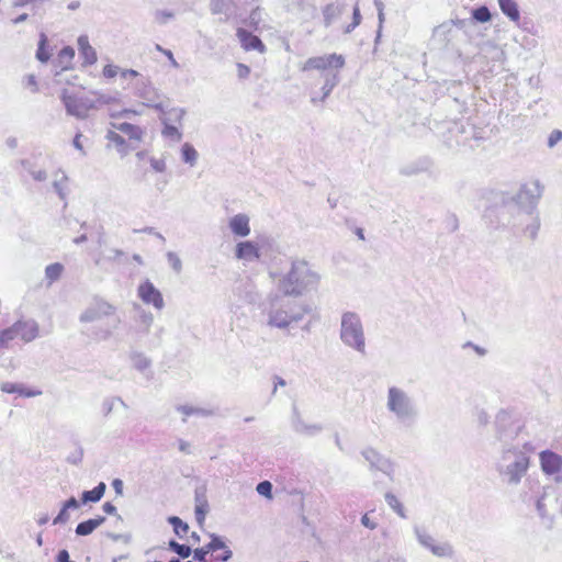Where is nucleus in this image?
Masks as SVG:
<instances>
[{
	"label": "nucleus",
	"instance_id": "40",
	"mask_svg": "<svg viewBox=\"0 0 562 562\" xmlns=\"http://www.w3.org/2000/svg\"><path fill=\"white\" fill-rule=\"evenodd\" d=\"M57 562H70L69 553L67 550H61L58 552Z\"/></svg>",
	"mask_w": 562,
	"mask_h": 562
},
{
	"label": "nucleus",
	"instance_id": "45",
	"mask_svg": "<svg viewBox=\"0 0 562 562\" xmlns=\"http://www.w3.org/2000/svg\"><path fill=\"white\" fill-rule=\"evenodd\" d=\"M189 448H190V445L188 442H186V441H180L179 442V449L181 451L187 452V451H189Z\"/></svg>",
	"mask_w": 562,
	"mask_h": 562
},
{
	"label": "nucleus",
	"instance_id": "29",
	"mask_svg": "<svg viewBox=\"0 0 562 562\" xmlns=\"http://www.w3.org/2000/svg\"><path fill=\"white\" fill-rule=\"evenodd\" d=\"M472 16L479 22H488L491 20V13L486 7H480L472 12Z\"/></svg>",
	"mask_w": 562,
	"mask_h": 562
},
{
	"label": "nucleus",
	"instance_id": "46",
	"mask_svg": "<svg viewBox=\"0 0 562 562\" xmlns=\"http://www.w3.org/2000/svg\"><path fill=\"white\" fill-rule=\"evenodd\" d=\"M130 114H135V111H133V110H124V111L122 112V115H126V116H128Z\"/></svg>",
	"mask_w": 562,
	"mask_h": 562
},
{
	"label": "nucleus",
	"instance_id": "1",
	"mask_svg": "<svg viewBox=\"0 0 562 562\" xmlns=\"http://www.w3.org/2000/svg\"><path fill=\"white\" fill-rule=\"evenodd\" d=\"M145 130L130 122L114 121L110 124L106 139L121 155L128 154L139 146L145 137Z\"/></svg>",
	"mask_w": 562,
	"mask_h": 562
},
{
	"label": "nucleus",
	"instance_id": "39",
	"mask_svg": "<svg viewBox=\"0 0 562 562\" xmlns=\"http://www.w3.org/2000/svg\"><path fill=\"white\" fill-rule=\"evenodd\" d=\"M138 76V72L134 69H125L121 71L122 78H136Z\"/></svg>",
	"mask_w": 562,
	"mask_h": 562
},
{
	"label": "nucleus",
	"instance_id": "3",
	"mask_svg": "<svg viewBox=\"0 0 562 562\" xmlns=\"http://www.w3.org/2000/svg\"><path fill=\"white\" fill-rule=\"evenodd\" d=\"M342 340L358 350L364 347L362 327L358 316L353 313H346L341 321Z\"/></svg>",
	"mask_w": 562,
	"mask_h": 562
},
{
	"label": "nucleus",
	"instance_id": "10",
	"mask_svg": "<svg viewBox=\"0 0 562 562\" xmlns=\"http://www.w3.org/2000/svg\"><path fill=\"white\" fill-rule=\"evenodd\" d=\"M18 337L30 342L38 336V325L34 321H18L13 324Z\"/></svg>",
	"mask_w": 562,
	"mask_h": 562
},
{
	"label": "nucleus",
	"instance_id": "21",
	"mask_svg": "<svg viewBox=\"0 0 562 562\" xmlns=\"http://www.w3.org/2000/svg\"><path fill=\"white\" fill-rule=\"evenodd\" d=\"M498 3L505 15L515 22L519 21V10L517 3L514 0H498Z\"/></svg>",
	"mask_w": 562,
	"mask_h": 562
},
{
	"label": "nucleus",
	"instance_id": "4",
	"mask_svg": "<svg viewBox=\"0 0 562 562\" xmlns=\"http://www.w3.org/2000/svg\"><path fill=\"white\" fill-rule=\"evenodd\" d=\"M64 104L68 113L83 117L93 108V102L86 97L83 88L66 90L63 94Z\"/></svg>",
	"mask_w": 562,
	"mask_h": 562
},
{
	"label": "nucleus",
	"instance_id": "5",
	"mask_svg": "<svg viewBox=\"0 0 562 562\" xmlns=\"http://www.w3.org/2000/svg\"><path fill=\"white\" fill-rule=\"evenodd\" d=\"M231 557V550L218 538H213L209 544L194 551L196 562H225Z\"/></svg>",
	"mask_w": 562,
	"mask_h": 562
},
{
	"label": "nucleus",
	"instance_id": "36",
	"mask_svg": "<svg viewBox=\"0 0 562 562\" xmlns=\"http://www.w3.org/2000/svg\"><path fill=\"white\" fill-rule=\"evenodd\" d=\"M250 74V68L244 64H237V75L239 78H247Z\"/></svg>",
	"mask_w": 562,
	"mask_h": 562
},
{
	"label": "nucleus",
	"instance_id": "7",
	"mask_svg": "<svg viewBox=\"0 0 562 562\" xmlns=\"http://www.w3.org/2000/svg\"><path fill=\"white\" fill-rule=\"evenodd\" d=\"M137 293L145 304H151L157 310L164 307L165 303L160 291L149 280H145L139 284Z\"/></svg>",
	"mask_w": 562,
	"mask_h": 562
},
{
	"label": "nucleus",
	"instance_id": "18",
	"mask_svg": "<svg viewBox=\"0 0 562 562\" xmlns=\"http://www.w3.org/2000/svg\"><path fill=\"white\" fill-rule=\"evenodd\" d=\"M209 512V504L204 493L195 494V518L200 526L204 524L205 516Z\"/></svg>",
	"mask_w": 562,
	"mask_h": 562
},
{
	"label": "nucleus",
	"instance_id": "14",
	"mask_svg": "<svg viewBox=\"0 0 562 562\" xmlns=\"http://www.w3.org/2000/svg\"><path fill=\"white\" fill-rule=\"evenodd\" d=\"M229 228L239 237H246L250 234L249 217L245 214H237L229 220Z\"/></svg>",
	"mask_w": 562,
	"mask_h": 562
},
{
	"label": "nucleus",
	"instance_id": "42",
	"mask_svg": "<svg viewBox=\"0 0 562 562\" xmlns=\"http://www.w3.org/2000/svg\"><path fill=\"white\" fill-rule=\"evenodd\" d=\"M103 510L106 513V514H114L115 513V506H113L111 503L106 502L103 504Z\"/></svg>",
	"mask_w": 562,
	"mask_h": 562
},
{
	"label": "nucleus",
	"instance_id": "13",
	"mask_svg": "<svg viewBox=\"0 0 562 562\" xmlns=\"http://www.w3.org/2000/svg\"><path fill=\"white\" fill-rule=\"evenodd\" d=\"M78 49L85 65H93L97 61L95 49L90 45L87 35L78 37Z\"/></svg>",
	"mask_w": 562,
	"mask_h": 562
},
{
	"label": "nucleus",
	"instance_id": "19",
	"mask_svg": "<svg viewBox=\"0 0 562 562\" xmlns=\"http://www.w3.org/2000/svg\"><path fill=\"white\" fill-rule=\"evenodd\" d=\"M104 520H105L104 517L100 516L98 518H92V519L82 521V522L78 524V526L76 527V533L78 536H88V535L92 533L94 529H97L99 526H101Z\"/></svg>",
	"mask_w": 562,
	"mask_h": 562
},
{
	"label": "nucleus",
	"instance_id": "25",
	"mask_svg": "<svg viewBox=\"0 0 562 562\" xmlns=\"http://www.w3.org/2000/svg\"><path fill=\"white\" fill-rule=\"evenodd\" d=\"M385 501L386 503L389 504V506L401 517L405 518L406 515H405V510H404V506L402 505V503L398 501V498L392 494V493H387L385 495Z\"/></svg>",
	"mask_w": 562,
	"mask_h": 562
},
{
	"label": "nucleus",
	"instance_id": "23",
	"mask_svg": "<svg viewBox=\"0 0 562 562\" xmlns=\"http://www.w3.org/2000/svg\"><path fill=\"white\" fill-rule=\"evenodd\" d=\"M18 337L13 325L0 331V350L8 349Z\"/></svg>",
	"mask_w": 562,
	"mask_h": 562
},
{
	"label": "nucleus",
	"instance_id": "34",
	"mask_svg": "<svg viewBox=\"0 0 562 562\" xmlns=\"http://www.w3.org/2000/svg\"><path fill=\"white\" fill-rule=\"evenodd\" d=\"M67 512L68 508H66V506L64 505L59 514L54 518L53 524L57 525L66 522L69 519V515Z\"/></svg>",
	"mask_w": 562,
	"mask_h": 562
},
{
	"label": "nucleus",
	"instance_id": "12",
	"mask_svg": "<svg viewBox=\"0 0 562 562\" xmlns=\"http://www.w3.org/2000/svg\"><path fill=\"white\" fill-rule=\"evenodd\" d=\"M235 255L237 259L255 260L259 259L260 251L258 246L252 241H240L236 245Z\"/></svg>",
	"mask_w": 562,
	"mask_h": 562
},
{
	"label": "nucleus",
	"instance_id": "41",
	"mask_svg": "<svg viewBox=\"0 0 562 562\" xmlns=\"http://www.w3.org/2000/svg\"><path fill=\"white\" fill-rule=\"evenodd\" d=\"M66 506V508H77L79 506L77 499L75 497H71L69 498L67 502H65L64 504Z\"/></svg>",
	"mask_w": 562,
	"mask_h": 562
},
{
	"label": "nucleus",
	"instance_id": "26",
	"mask_svg": "<svg viewBox=\"0 0 562 562\" xmlns=\"http://www.w3.org/2000/svg\"><path fill=\"white\" fill-rule=\"evenodd\" d=\"M168 520L172 525L175 532L179 537H183L189 531L188 524L183 522L179 517L172 516V517H169Z\"/></svg>",
	"mask_w": 562,
	"mask_h": 562
},
{
	"label": "nucleus",
	"instance_id": "15",
	"mask_svg": "<svg viewBox=\"0 0 562 562\" xmlns=\"http://www.w3.org/2000/svg\"><path fill=\"white\" fill-rule=\"evenodd\" d=\"M529 467V458L526 456L519 457L513 464L508 467L507 473L509 481L517 483L521 476L527 472Z\"/></svg>",
	"mask_w": 562,
	"mask_h": 562
},
{
	"label": "nucleus",
	"instance_id": "33",
	"mask_svg": "<svg viewBox=\"0 0 562 562\" xmlns=\"http://www.w3.org/2000/svg\"><path fill=\"white\" fill-rule=\"evenodd\" d=\"M121 71L122 70L117 66L109 64L103 67L102 75L106 79H112V78L116 77L117 75L121 76Z\"/></svg>",
	"mask_w": 562,
	"mask_h": 562
},
{
	"label": "nucleus",
	"instance_id": "44",
	"mask_svg": "<svg viewBox=\"0 0 562 562\" xmlns=\"http://www.w3.org/2000/svg\"><path fill=\"white\" fill-rule=\"evenodd\" d=\"M434 552L438 555H445L447 552V549L445 547H437V548H434Z\"/></svg>",
	"mask_w": 562,
	"mask_h": 562
},
{
	"label": "nucleus",
	"instance_id": "8",
	"mask_svg": "<svg viewBox=\"0 0 562 562\" xmlns=\"http://www.w3.org/2000/svg\"><path fill=\"white\" fill-rule=\"evenodd\" d=\"M115 313V307L105 301H97L81 316L85 322L99 321Z\"/></svg>",
	"mask_w": 562,
	"mask_h": 562
},
{
	"label": "nucleus",
	"instance_id": "9",
	"mask_svg": "<svg viewBox=\"0 0 562 562\" xmlns=\"http://www.w3.org/2000/svg\"><path fill=\"white\" fill-rule=\"evenodd\" d=\"M541 469L547 474H558L562 471V457L551 450L539 454Z\"/></svg>",
	"mask_w": 562,
	"mask_h": 562
},
{
	"label": "nucleus",
	"instance_id": "30",
	"mask_svg": "<svg viewBox=\"0 0 562 562\" xmlns=\"http://www.w3.org/2000/svg\"><path fill=\"white\" fill-rule=\"evenodd\" d=\"M196 150L189 144H184L182 147V157L187 162L193 164L196 159Z\"/></svg>",
	"mask_w": 562,
	"mask_h": 562
},
{
	"label": "nucleus",
	"instance_id": "47",
	"mask_svg": "<svg viewBox=\"0 0 562 562\" xmlns=\"http://www.w3.org/2000/svg\"><path fill=\"white\" fill-rule=\"evenodd\" d=\"M173 267L175 269L179 270L180 269V261L178 259L175 260L173 262Z\"/></svg>",
	"mask_w": 562,
	"mask_h": 562
},
{
	"label": "nucleus",
	"instance_id": "11",
	"mask_svg": "<svg viewBox=\"0 0 562 562\" xmlns=\"http://www.w3.org/2000/svg\"><path fill=\"white\" fill-rule=\"evenodd\" d=\"M237 37L239 38L240 44L245 50L255 49L260 53H263L266 49L263 43L258 36L254 35L252 33L244 29L237 30Z\"/></svg>",
	"mask_w": 562,
	"mask_h": 562
},
{
	"label": "nucleus",
	"instance_id": "27",
	"mask_svg": "<svg viewBox=\"0 0 562 562\" xmlns=\"http://www.w3.org/2000/svg\"><path fill=\"white\" fill-rule=\"evenodd\" d=\"M49 52H48V48H47V38L46 36L43 34L41 36V40H40V43H38V48H37V52H36V57L38 60L45 63L49 59Z\"/></svg>",
	"mask_w": 562,
	"mask_h": 562
},
{
	"label": "nucleus",
	"instance_id": "48",
	"mask_svg": "<svg viewBox=\"0 0 562 562\" xmlns=\"http://www.w3.org/2000/svg\"><path fill=\"white\" fill-rule=\"evenodd\" d=\"M38 522H40L41 525L46 524V522H47V518H46V517H45V518H41Z\"/></svg>",
	"mask_w": 562,
	"mask_h": 562
},
{
	"label": "nucleus",
	"instance_id": "35",
	"mask_svg": "<svg viewBox=\"0 0 562 562\" xmlns=\"http://www.w3.org/2000/svg\"><path fill=\"white\" fill-rule=\"evenodd\" d=\"M562 139V132L559 130L553 131L549 136V146H554L558 142Z\"/></svg>",
	"mask_w": 562,
	"mask_h": 562
},
{
	"label": "nucleus",
	"instance_id": "6",
	"mask_svg": "<svg viewBox=\"0 0 562 562\" xmlns=\"http://www.w3.org/2000/svg\"><path fill=\"white\" fill-rule=\"evenodd\" d=\"M345 66V58L339 54H328L308 58L301 67L302 71H337Z\"/></svg>",
	"mask_w": 562,
	"mask_h": 562
},
{
	"label": "nucleus",
	"instance_id": "2",
	"mask_svg": "<svg viewBox=\"0 0 562 562\" xmlns=\"http://www.w3.org/2000/svg\"><path fill=\"white\" fill-rule=\"evenodd\" d=\"M318 274L305 260H295L291 270L281 282V289L285 295H299L310 285L318 282Z\"/></svg>",
	"mask_w": 562,
	"mask_h": 562
},
{
	"label": "nucleus",
	"instance_id": "22",
	"mask_svg": "<svg viewBox=\"0 0 562 562\" xmlns=\"http://www.w3.org/2000/svg\"><path fill=\"white\" fill-rule=\"evenodd\" d=\"M104 492H105V484L103 482H101L93 490L85 491L82 493L81 501H82L83 504L88 503V502L95 503V502H98V501H100L102 498Z\"/></svg>",
	"mask_w": 562,
	"mask_h": 562
},
{
	"label": "nucleus",
	"instance_id": "50",
	"mask_svg": "<svg viewBox=\"0 0 562 562\" xmlns=\"http://www.w3.org/2000/svg\"><path fill=\"white\" fill-rule=\"evenodd\" d=\"M165 53H166V57H170V58L172 57L171 52H165Z\"/></svg>",
	"mask_w": 562,
	"mask_h": 562
},
{
	"label": "nucleus",
	"instance_id": "38",
	"mask_svg": "<svg viewBox=\"0 0 562 562\" xmlns=\"http://www.w3.org/2000/svg\"><path fill=\"white\" fill-rule=\"evenodd\" d=\"M151 166L156 171L162 172L166 168V164L161 159H151Z\"/></svg>",
	"mask_w": 562,
	"mask_h": 562
},
{
	"label": "nucleus",
	"instance_id": "17",
	"mask_svg": "<svg viewBox=\"0 0 562 562\" xmlns=\"http://www.w3.org/2000/svg\"><path fill=\"white\" fill-rule=\"evenodd\" d=\"M389 407L397 414H403L406 411V401L402 392L392 387L389 392Z\"/></svg>",
	"mask_w": 562,
	"mask_h": 562
},
{
	"label": "nucleus",
	"instance_id": "49",
	"mask_svg": "<svg viewBox=\"0 0 562 562\" xmlns=\"http://www.w3.org/2000/svg\"><path fill=\"white\" fill-rule=\"evenodd\" d=\"M37 543H38V546H42V537L41 536H38V538H37Z\"/></svg>",
	"mask_w": 562,
	"mask_h": 562
},
{
	"label": "nucleus",
	"instance_id": "37",
	"mask_svg": "<svg viewBox=\"0 0 562 562\" xmlns=\"http://www.w3.org/2000/svg\"><path fill=\"white\" fill-rule=\"evenodd\" d=\"M361 524L369 528V529H375L376 528V522H374L373 520L370 519L369 517V514L366 513L362 517H361Z\"/></svg>",
	"mask_w": 562,
	"mask_h": 562
},
{
	"label": "nucleus",
	"instance_id": "28",
	"mask_svg": "<svg viewBox=\"0 0 562 562\" xmlns=\"http://www.w3.org/2000/svg\"><path fill=\"white\" fill-rule=\"evenodd\" d=\"M291 319L286 314L277 312L269 319V324L277 327H286L290 324Z\"/></svg>",
	"mask_w": 562,
	"mask_h": 562
},
{
	"label": "nucleus",
	"instance_id": "43",
	"mask_svg": "<svg viewBox=\"0 0 562 562\" xmlns=\"http://www.w3.org/2000/svg\"><path fill=\"white\" fill-rule=\"evenodd\" d=\"M113 486L116 491V493L121 494L122 493V488H123V484H122V481L121 480H114L113 481Z\"/></svg>",
	"mask_w": 562,
	"mask_h": 562
},
{
	"label": "nucleus",
	"instance_id": "32",
	"mask_svg": "<svg viewBox=\"0 0 562 562\" xmlns=\"http://www.w3.org/2000/svg\"><path fill=\"white\" fill-rule=\"evenodd\" d=\"M170 547L182 558H188L191 554V548L189 546L170 541Z\"/></svg>",
	"mask_w": 562,
	"mask_h": 562
},
{
	"label": "nucleus",
	"instance_id": "31",
	"mask_svg": "<svg viewBox=\"0 0 562 562\" xmlns=\"http://www.w3.org/2000/svg\"><path fill=\"white\" fill-rule=\"evenodd\" d=\"M257 492L266 496L267 498H272V484L269 481H262L257 485Z\"/></svg>",
	"mask_w": 562,
	"mask_h": 562
},
{
	"label": "nucleus",
	"instance_id": "16",
	"mask_svg": "<svg viewBox=\"0 0 562 562\" xmlns=\"http://www.w3.org/2000/svg\"><path fill=\"white\" fill-rule=\"evenodd\" d=\"M0 390L3 393H8V394L18 393L19 395L24 396V397H34V396H38L42 394L41 390L27 389L20 384H15V383H11V382L2 383L0 386Z\"/></svg>",
	"mask_w": 562,
	"mask_h": 562
},
{
	"label": "nucleus",
	"instance_id": "20",
	"mask_svg": "<svg viewBox=\"0 0 562 562\" xmlns=\"http://www.w3.org/2000/svg\"><path fill=\"white\" fill-rule=\"evenodd\" d=\"M75 59V50L70 46L64 47L57 56V63L61 70H67L72 68Z\"/></svg>",
	"mask_w": 562,
	"mask_h": 562
},
{
	"label": "nucleus",
	"instance_id": "24",
	"mask_svg": "<svg viewBox=\"0 0 562 562\" xmlns=\"http://www.w3.org/2000/svg\"><path fill=\"white\" fill-rule=\"evenodd\" d=\"M63 271H64L63 265L56 262V263H52L46 267L45 276L48 279L49 283H53L60 278Z\"/></svg>",
	"mask_w": 562,
	"mask_h": 562
}]
</instances>
